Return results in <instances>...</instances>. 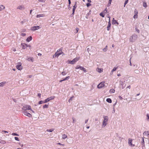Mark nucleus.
I'll use <instances>...</instances> for the list:
<instances>
[{"label": "nucleus", "instance_id": "nucleus-1", "mask_svg": "<svg viewBox=\"0 0 149 149\" xmlns=\"http://www.w3.org/2000/svg\"><path fill=\"white\" fill-rule=\"evenodd\" d=\"M104 120L103 122L102 125V127L103 128L107 124V121L108 120V117L107 116H104Z\"/></svg>", "mask_w": 149, "mask_h": 149}, {"label": "nucleus", "instance_id": "nucleus-2", "mask_svg": "<svg viewBox=\"0 0 149 149\" xmlns=\"http://www.w3.org/2000/svg\"><path fill=\"white\" fill-rule=\"evenodd\" d=\"M137 38V36L136 34H134L130 38L129 40L130 42H133L135 41Z\"/></svg>", "mask_w": 149, "mask_h": 149}, {"label": "nucleus", "instance_id": "nucleus-3", "mask_svg": "<svg viewBox=\"0 0 149 149\" xmlns=\"http://www.w3.org/2000/svg\"><path fill=\"white\" fill-rule=\"evenodd\" d=\"M22 110L25 111L30 110L31 111L33 110L31 108V106L29 105H25L22 108Z\"/></svg>", "mask_w": 149, "mask_h": 149}, {"label": "nucleus", "instance_id": "nucleus-4", "mask_svg": "<svg viewBox=\"0 0 149 149\" xmlns=\"http://www.w3.org/2000/svg\"><path fill=\"white\" fill-rule=\"evenodd\" d=\"M75 69H79L81 70H83L84 72H87L85 68L79 65H77L75 68Z\"/></svg>", "mask_w": 149, "mask_h": 149}, {"label": "nucleus", "instance_id": "nucleus-5", "mask_svg": "<svg viewBox=\"0 0 149 149\" xmlns=\"http://www.w3.org/2000/svg\"><path fill=\"white\" fill-rule=\"evenodd\" d=\"M16 68L19 70H22V66L21 63L20 62L18 63L16 66Z\"/></svg>", "mask_w": 149, "mask_h": 149}, {"label": "nucleus", "instance_id": "nucleus-6", "mask_svg": "<svg viewBox=\"0 0 149 149\" xmlns=\"http://www.w3.org/2000/svg\"><path fill=\"white\" fill-rule=\"evenodd\" d=\"M79 59V58H76L72 60V61H71L69 62L71 64H74L77 61H78Z\"/></svg>", "mask_w": 149, "mask_h": 149}, {"label": "nucleus", "instance_id": "nucleus-7", "mask_svg": "<svg viewBox=\"0 0 149 149\" xmlns=\"http://www.w3.org/2000/svg\"><path fill=\"white\" fill-rule=\"evenodd\" d=\"M40 28L39 26H36L32 27L31 30L32 31H35L40 29Z\"/></svg>", "mask_w": 149, "mask_h": 149}, {"label": "nucleus", "instance_id": "nucleus-8", "mask_svg": "<svg viewBox=\"0 0 149 149\" xmlns=\"http://www.w3.org/2000/svg\"><path fill=\"white\" fill-rule=\"evenodd\" d=\"M22 113L25 115L31 118L32 117V115L26 111H24L22 112Z\"/></svg>", "mask_w": 149, "mask_h": 149}, {"label": "nucleus", "instance_id": "nucleus-9", "mask_svg": "<svg viewBox=\"0 0 149 149\" xmlns=\"http://www.w3.org/2000/svg\"><path fill=\"white\" fill-rule=\"evenodd\" d=\"M54 97H55L54 96H53L49 97L47 98L44 100V102H47L50 101V100L53 99L54 98Z\"/></svg>", "mask_w": 149, "mask_h": 149}, {"label": "nucleus", "instance_id": "nucleus-10", "mask_svg": "<svg viewBox=\"0 0 149 149\" xmlns=\"http://www.w3.org/2000/svg\"><path fill=\"white\" fill-rule=\"evenodd\" d=\"M17 9L20 10H24L25 9V7L23 5H22L18 6L17 7Z\"/></svg>", "mask_w": 149, "mask_h": 149}, {"label": "nucleus", "instance_id": "nucleus-11", "mask_svg": "<svg viewBox=\"0 0 149 149\" xmlns=\"http://www.w3.org/2000/svg\"><path fill=\"white\" fill-rule=\"evenodd\" d=\"M104 86V82H102L100 83L97 86V87L98 88H101L103 87Z\"/></svg>", "mask_w": 149, "mask_h": 149}, {"label": "nucleus", "instance_id": "nucleus-12", "mask_svg": "<svg viewBox=\"0 0 149 149\" xmlns=\"http://www.w3.org/2000/svg\"><path fill=\"white\" fill-rule=\"evenodd\" d=\"M132 139H128V144H129L132 146H134V145H133L132 144Z\"/></svg>", "mask_w": 149, "mask_h": 149}, {"label": "nucleus", "instance_id": "nucleus-13", "mask_svg": "<svg viewBox=\"0 0 149 149\" xmlns=\"http://www.w3.org/2000/svg\"><path fill=\"white\" fill-rule=\"evenodd\" d=\"M21 45L22 48L24 49H26L28 47L27 45L24 43H21Z\"/></svg>", "mask_w": 149, "mask_h": 149}, {"label": "nucleus", "instance_id": "nucleus-14", "mask_svg": "<svg viewBox=\"0 0 149 149\" xmlns=\"http://www.w3.org/2000/svg\"><path fill=\"white\" fill-rule=\"evenodd\" d=\"M103 70V69L102 68H97L96 69V71L100 73L102 72Z\"/></svg>", "mask_w": 149, "mask_h": 149}, {"label": "nucleus", "instance_id": "nucleus-15", "mask_svg": "<svg viewBox=\"0 0 149 149\" xmlns=\"http://www.w3.org/2000/svg\"><path fill=\"white\" fill-rule=\"evenodd\" d=\"M111 23H110V21L109 20L108 22V24L107 26V30L109 31L110 29L111 26Z\"/></svg>", "mask_w": 149, "mask_h": 149}, {"label": "nucleus", "instance_id": "nucleus-16", "mask_svg": "<svg viewBox=\"0 0 149 149\" xmlns=\"http://www.w3.org/2000/svg\"><path fill=\"white\" fill-rule=\"evenodd\" d=\"M32 39V38L31 36H30L26 39V41L28 42H29L30 41H31Z\"/></svg>", "mask_w": 149, "mask_h": 149}, {"label": "nucleus", "instance_id": "nucleus-17", "mask_svg": "<svg viewBox=\"0 0 149 149\" xmlns=\"http://www.w3.org/2000/svg\"><path fill=\"white\" fill-rule=\"evenodd\" d=\"M141 143V145L143 146H144V137L142 138Z\"/></svg>", "mask_w": 149, "mask_h": 149}, {"label": "nucleus", "instance_id": "nucleus-18", "mask_svg": "<svg viewBox=\"0 0 149 149\" xmlns=\"http://www.w3.org/2000/svg\"><path fill=\"white\" fill-rule=\"evenodd\" d=\"M5 8V7L3 5H0V11Z\"/></svg>", "mask_w": 149, "mask_h": 149}, {"label": "nucleus", "instance_id": "nucleus-19", "mask_svg": "<svg viewBox=\"0 0 149 149\" xmlns=\"http://www.w3.org/2000/svg\"><path fill=\"white\" fill-rule=\"evenodd\" d=\"M6 81H4L3 82H1L0 83V86L1 87H3L4 85L6 84Z\"/></svg>", "mask_w": 149, "mask_h": 149}, {"label": "nucleus", "instance_id": "nucleus-20", "mask_svg": "<svg viewBox=\"0 0 149 149\" xmlns=\"http://www.w3.org/2000/svg\"><path fill=\"white\" fill-rule=\"evenodd\" d=\"M45 15L43 14H40L37 15L36 17L37 18H39L41 17H44Z\"/></svg>", "mask_w": 149, "mask_h": 149}, {"label": "nucleus", "instance_id": "nucleus-21", "mask_svg": "<svg viewBox=\"0 0 149 149\" xmlns=\"http://www.w3.org/2000/svg\"><path fill=\"white\" fill-rule=\"evenodd\" d=\"M27 60L29 61H31L33 62V57H30L27 58Z\"/></svg>", "mask_w": 149, "mask_h": 149}, {"label": "nucleus", "instance_id": "nucleus-22", "mask_svg": "<svg viewBox=\"0 0 149 149\" xmlns=\"http://www.w3.org/2000/svg\"><path fill=\"white\" fill-rule=\"evenodd\" d=\"M149 132L148 131H146L144 132L143 134L144 136H148L149 134Z\"/></svg>", "mask_w": 149, "mask_h": 149}, {"label": "nucleus", "instance_id": "nucleus-23", "mask_svg": "<svg viewBox=\"0 0 149 149\" xmlns=\"http://www.w3.org/2000/svg\"><path fill=\"white\" fill-rule=\"evenodd\" d=\"M112 22V23L113 24H115L116 23L118 24V22H117V21L114 20V18H113Z\"/></svg>", "mask_w": 149, "mask_h": 149}, {"label": "nucleus", "instance_id": "nucleus-24", "mask_svg": "<svg viewBox=\"0 0 149 149\" xmlns=\"http://www.w3.org/2000/svg\"><path fill=\"white\" fill-rule=\"evenodd\" d=\"M115 90L113 89H111L109 91V92L110 93H114L115 92Z\"/></svg>", "mask_w": 149, "mask_h": 149}, {"label": "nucleus", "instance_id": "nucleus-25", "mask_svg": "<svg viewBox=\"0 0 149 149\" xmlns=\"http://www.w3.org/2000/svg\"><path fill=\"white\" fill-rule=\"evenodd\" d=\"M106 101L108 103H111V100L110 98H108L106 100Z\"/></svg>", "mask_w": 149, "mask_h": 149}, {"label": "nucleus", "instance_id": "nucleus-26", "mask_svg": "<svg viewBox=\"0 0 149 149\" xmlns=\"http://www.w3.org/2000/svg\"><path fill=\"white\" fill-rule=\"evenodd\" d=\"M59 52V51L58 49L55 53V54L56 55V56H57V57H58L59 55H60V53Z\"/></svg>", "mask_w": 149, "mask_h": 149}, {"label": "nucleus", "instance_id": "nucleus-27", "mask_svg": "<svg viewBox=\"0 0 149 149\" xmlns=\"http://www.w3.org/2000/svg\"><path fill=\"white\" fill-rule=\"evenodd\" d=\"M143 7H145V8H146L147 7V5L146 2L145 1L143 2Z\"/></svg>", "mask_w": 149, "mask_h": 149}, {"label": "nucleus", "instance_id": "nucleus-28", "mask_svg": "<svg viewBox=\"0 0 149 149\" xmlns=\"http://www.w3.org/2000/svg\"><path fill=\"white\" fill-rule=\"evenodd\" d=\"M54 130V129L52 128V129H47L46 130V131H47L48 132H52V131H53Z\"/></svg>", "mask_w": 149, "mask_h": 149}, {"label": "nucleus", "instance_id": "nucleus-29", "mask_svg": "<svg viewBox=\"0 0 149 149\" xmlns=\"http://www.w3.org/2000/svg\"><path fill=\"white\" fill-rule=\"evenodd\" d=\"M100 15L102 16V17H103L104 16L105 14H104V13L102 12L100 13Z\"/></svg>", "mask_w": 149, "mask_h": 149}, {"label": "nucleus", "instance_id": "nucleus-30", "mask_svg": "<svg viewBox=\"0 0 149 149\" xmlns=\"http://www.w3.org/2000/svg\"><path fill=\"white\" fill-rule=\"evenodd\" d=\"M134 14L135 15H137V14L138 13V12L137 10L135 9L134 12Z\"/></svg>", "mask_w": 149, "mask_h": 149}, {"label": "nucleus", "instance_id": "nucleus-31", "mask_svg": "<svg viewBox=\"0 0 149 149\" xmlns=\"http://www.w3.org/2000/svg\"><path fill=\"white\" fill-rule=\"evenodd\" d=\"M70 78V76H68V77H66L65 78H64L63 79V81H64L66 80H67L68 79Z\"/></svg>", "mask_w": 149, "mask_h": 149}, {"label": "nucleus", "instance_id": "nucleus-32", "mask_svg": "<svg viewBox=\"0 0 149 149\" xmlns=\"http://www.w3.org/2000/svg\"><path fill=\"white\" fill-rule=\"evenodd\" d=\"M77 3V2H75V5L73 6V8L75 9L77 7V6L76 5V4Z\"/></svg>", "mask_w": 149, "mask_h": 149}, {"label": "nucleus", "instance_id": "nucleus-33", "mask_svg": "<svg viewBox=\"0 0 149 149\" xmlns=\"http://www.w3.org/2000/svg\"><path fill=\"white\" fill-rule=\"evenodd\" d=\"M126 86V84H122V87H121L122 88V89L124 88Z\"/></svg>", "mask_w": 149, "mask_h": 149}, {"label": "nucleus", "instance_id": "nucleus-34", "mask_svg": "<svg viewBox=\"0 0 149 149\" xmlns=\"http://www.w3.org/2000/svg\"><path fill=\"white\" fill-rule=\"evenodd\" d=\"M58 50L59 51V52H59L60 54V55H61V54H62L63 53V52L62 51V49L61 48L59 49H58Z\"/></svg>", "mask_w": 149, "mask_h": 149}, {"label": "nucleus", "instance_id": "nucleus-35", "mask_svg": "<svg viewBox=\"0 0 149 149\" xmlns=\"http://www.w3.org/2000/svg\"><path fill=\"white\" fill-rule=\"evenodd\" d=\"M107 46H106L104 48L103 50L104 52H106L107 50Z\"/></svg>", "mask_w": 149, "mask_h": 149}, {"label": "nucleus", "instance_id": "nucleus-36", "mask_svg": "<svg viewBox=\"0 0 149 149\" xmlns=\"http://www.w3.org/2000/svg\"><path fill=\"white\" fill-rule=\"evenodd\" d=\"M107 12V8H105L104 10L103 11V12L104 14H105Z\"/></svg>", "mask_w": 149, "mask_h": 149}, {"label": "nucleus", "instance_id": "nucleus-37", "mask_svg": "<svg viewBox=\"0 0 149 149\" xmlns=\"http://www.w3.org/2000/svg\"><path fill=\"white\" fill-rule=\"evenodd\" d=\"M67 137V136L65 134H63L62 136V138L63 139H65Z\"/></svg>", "mask_w": 149, "mask_h": 149}, {"label": "nucleus", "instance_id": "nucleus-38", "mask_svg": "<svg viewBox=\"0 0 149 149\" xmlns=\"http://www.w3.org/2000/svg\"><path fill=\"white\" fill-rule=\"evenodd\" d=\"M91 10H89L88 13L86 15L88 16L91 13Z\"/></svg>", "mask_w": 149, "mask_h": 149}, {"label": "nucleus", "instance_id": "nucleus-39", "mask_svg": "<svg viewBox=\"0 0 149 149\" xmlns=\"http://www.w3.org/2000/svg\"><path fill=\"white\" fill-rule=\"evenodd\" d=\"M48 105H47V104L45 105H44L43 106V107L44 109L47 108H48Z\"/></svg>", "mask_w": 149, "mask_h": 149}, {"label": "nucleus", "instance_id": "nucleus-40", "mask_svg": "<svg viewBox=\"0 0 149 149\" xmlns=\"http://www.w3.org/2000/svg\"><path fill=\"white\" fill-rule=\"evenodd\" d=\"M66 74L67 73L64 71H63L61 73V74L63 76L66 75Z\"/></svg>", "mask_w": 149, "mask_h": 149}, {"label": "nucleus", "instance_id": "nucleus-41", "mask_svg": "<svg viewBox=\"0 0 149 149\" xmlns=\"http://www.w3.org/2000/svg\"><path fill=\"white\" fill-rule=\"evenodd\" d=\"M45 102H44V101H40L39 102L38 104H42L43 103H45Z\"/></svg>", "mask_w": 149, "mask_h": 149}, {"label": "nucleus", "instance_id": "nucleus-42", "mask_svg": "<svg viewBox=\"0 0 149 149\" xmlns=\"http://www.w3.org/2000/svg\"><path fill=\"white\" fill-rule=\"evenodd\" d=\"M74 96H72V97H70V98L69 100H68V102H70V101H72V98H73L74 97Z\"/></svg>", "mask_w": 149, "mask_h": 149}, {"label": "nucleus", "instance_id": "nucleus-43", "mask_svg": "<svg viewBox=\"0 0 149 149\" xmlns=\"http://www.w3.org/2000/svg\"><path fill=\"white\" fill-rule=\"evenodd\" d=\"M12 135L13 136H19V135L15 133H12Z\"/></svg>", "mask_w": 149, "mask_h": 149}, {"label": "nucleus", "instance_id": "nucleus-44", "mask_svg": "<svg viewBox=\"0 0 149 149\" xmlns=\"http://www.w3.org/2000/svg\"><path fill=\"white\" fill-rule=\"evenodd\" d=\"M134 72L136 74H139V71L137 70H136L134 71Z\"/></svg>", "mask_w": 149, "mask_h": 149}, {"label": "nucleus", "instance_id": "nucleus-45", "mask_svg": "<svg viewBox=\"0 0 149 149\" xmlns=\"http://www.w3.org/2000/svg\"><path fill=\"white\" fill-rule=\"evenodd\" d=\"M146 116H147V120L149 121V114H146Z\"/></svg>", "mask_w": 149, "mask_h": 149}, {"label": "nucleus", "instance_id": "nucleus-46", "mask_svg": "<svg viewBox=\"0 0 149 149\" xmlns=\"http://www.w3.org/2000/svg\"><path fill=\"white\" fill-rule=\"evenodd\" d=\"M112 1V0H109V2L108 3V6H109L111 4V2Z\"/></svg>", "mask_w": 149, "mask_h": 149}, {"label": "nucleus", "instance_id": "nucleus-47", "mask_svg": "<svg viewBox=\"0 0 149 149\" xmlns=\"http://www.w3.org/2000/svg\"><path fill=\"white\" fill-rule=\"evenodd\" d=\"M128 0H126L124 3V7L125 6V5L127 3Z\"/></svg>", "mask_w": 149, "mask_h": 149}, {"label": "nucleus", "instance_id": "nucleus-48", "mask_svg": "<svg viewBox=\"0 0 149 149\" xmlns=\"http://www.w3.org/2000/svg\"><path fill=\"white\" fill-rule=\"evenodd\" d=\"M79 30V28H77L76 29V30H75V33H77L78 31Z\"/></svg>", "mask_w": 149, "mask_h": 149}, {"label": "nucleus", "instance_id": "nucleus-49", "mask_svg": "<svg viewBox=\"0 0 149 149\" xmlns=\"http://www.w3.org/2000/svg\"><path fill=\"white\" fill-rule=\"evenodd\" d=\"M117 68L114 67L113 68V69L112 70L113 71H116L117 69Z\"/></svg>", "mask_w": 149, "mask_h": 149}, {"label": "nucleus", "instance_id": "nucleus-50", "mask_svg": "<svg viewBox=\"0 0 149 149\" xmlns=\"http://www.w3.org/2000/svg\"><path fill=\"white\" fill-rule=\"evenodd\" d=\"M38 1L40 2H42V3H44L46 1V0H38Z\"/></svg>", "mask_w": 149, "mask_h": 149}, {"label": "nucleus", "instance_id": "nucleus-51", "mask_svg": "<svg viewBox=\"0 0 149 149\" xmlns=\"http://www.w3.org/2000/svg\"><path fill=\"white\" fill-rule=\"evenodd\" d=\"M15 139L16 141H19V138L17 137H15Z\"/></svg>", "mask_w": 149, "mask_h": 149}, {"label": "nucleus", "instance_id": "nucleus-52", "mask_svg": "<svg viewBox=\"0 0 149 149\" xmlns=\"http://www.w3.org/2000/svg\"><path fill=\"white\" fill-rule=\"evenodd\" d=\"M21 35L22 36H26V34L25 33H22Z\"/></svg>", "mask_w": 149, "mask_h": 149}, {"label": "nucleus", "instance_id": "nucleus-53", "mask_svg": "<svg viewBox=\"0 0 149 149\" xmlns=\"http://www.w3.org/2000/svg\"><path fill=\"white\" fill-rule=\"evenodd\" d=\"M75 9H72V15H74V11H75Z\"/></svg>", "mask_w": 149, "mask_h": 149}, {"label": "nucleus", "instance_id": "nucleus-54", "mask_svg": "<svg viewBox=\"0 0 149 149\" xmlns=\"http://www.w3.org/2000/svg\"><path fill=\"white\" fill-rule=\"evenodd\" d=\"M91 5V4H90V3H87L86 4V6L87 7H89Z\"/></svg>", "mask_w": 149, "mask_h": 149}, {"label": "nucleus", "instance_id": "nucleus-55", "mask_svg": "<svg viewBox=\"0 0 149 149\" xmlns=\"http://www.w3.org/2000/svg\"><path fill=\"white\" fill-rule=\"evenodd\" d=\"M137 17H138L137 15H134V16H133V18H137Z\"/></svg>", "mask_w": 149, "mask_h": 149}, {"label": "nucleus", "instance_id": "nucleus-56", "mask_svg": "<svg viewBox=\"0 0 149 149\" xmlns=\"http://www.w3.org/2000/svg\"><path fill=\"white\" fill-rule=\"evenodd\" d=\"M56 57H57L56 55L55 54L54 55H53V58H55Z\"/></svg>", "mask_w": 149, "mask_h": 149}, {"label": "nucleus", "instance_id": "nucleus-57", "mask_svg": "<svg viewBox=\"0 0 149 149\" xmlns=\"http://www.w3.org/2000/svg\"><path fill=\"white\" fill-rule=\"evenodd\" d=\"M41 95V94L40 93H38V96L40 98V97Z\"/></svg>", "mask_w": 149, "mask_h": 149}, {"label": "nucleus", "instance_id": "nucleus-58", "mask_svg": "<svg viewBox=\"0 0 149 149\" xmlns=\"http://www.w3.org/2000/svg\"><path fill=\"white\" fill-rule=\"evenodd\" d=\"M68 3H69V6H70V5L71 3V1L70 0H68Z\"/></svg>", "mask_w": 149, "mask_h": 149}, {"label": "nucleus", "instance_id": "nucleus-59", "mask_svg": "<svg viewBox=\"0 0 149 149\" xmlns=\"http://www.w3.org/2000/svg\"><path fill=\"white\" fill-rule=\"evenodd\" d=\"M58 144L60 145H62V146H64V145L63 144H61V143H58Z\"/></svg>", "mask_w": 149, "mask_h": 149}, {"label": "nucleus", "instance_id": "nucleus-60", "mask_svg": "<svg viewBox=\"0 0 149 149\" xmlns=\"http://www.w3.org/2000/svg\"><path fill=\"white\" fill-rule=\"evenodd\" d=\"M3 132L5 133H8V132L7 131L5 130L3 131Z\"/></svg>", "mask_w": 149, "mask_h": 149}, {"label": "nucleus", "instance_id": "nucleus-61", "mask_svg": "<svg viewBox=\"0 0 149 149\" xmlns=\"http://www.w3.org/2000/svg\"><path fill=\"white\" fill-rule=\"evenodd\" d=\"M119 99H123V98H122V97H121L120 96H119Z\"/></svg>", "mask_w": 149, "mask_h": 149}, {"label": "nucleus", "instance_id": "nucleus-62", "mask_svg": "<svg viewBox=\"0 0 149 149\" xmlns=\"http://www.w3.org/2000/svg\"><path fill=\"white\" fill-rule=\"evenodd\" d=\"M12 50L14 51H16V50L15 48L12 49Z\"/></svg>", "mask_w": 149, "mask_h": 149}, {"label": "nucleus", "instance_id": "nucleus-63", "mask_svg": "<svg viewBox=\"0 0 149 149\" xmlns=\"http://www.w3.org/2000/svg\"><path fill=\"white\" fill-rule=\"evenodd\" d=\"M88 120H85V123H86L87 122H88Z\"/></svg>", "mask_w": 149, "mask_h": 149}, {"label": "nucleus", "instance_id": "nucleus-64", "mask_svg": "<svg viewBox=\"0 0 149 149\" xmlns=\"http://www.w3.org/2000/svg\"><path fill=\"white\" fill-rule=\"evenodd\" d=\"M127 88H129V89H130L131 88V86L130 85H129L127 87Z\"/></svg>", "mask_w": 149, "mask_h": 149}]
</instances>
